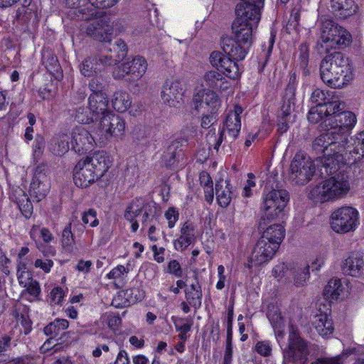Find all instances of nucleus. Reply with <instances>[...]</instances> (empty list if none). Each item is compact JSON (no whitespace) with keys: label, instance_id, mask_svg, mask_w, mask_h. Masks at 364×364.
Returning <instances> with one entry per match:
<instances>
[{"label":"nucleus","instance_id":"obj_15","mask_svg":"<svg viewBox=\"0 0 364 364\" xmlns=\"http://www.w3.org/2000/svg\"><path fill=\"white\" fill-rule=\"evenodd\" d=\"M86 33L98 41L111 43L113 26L107 16L92 18L87 23Z\"/></svg>","mask_w":364,"mask_h":364},{"label":"nucleus","instance_id":"obj_17","mask_svg":"<svg viewBox=\"0 0 364 364\" xmlns=\"http://www.w3.org/2000/svg\"><path fill=\"white\" fill-rule=\"evenodd\" d=\"M209 61L218 71H222L223 74L230 79H237L240 75L237 60L230 56H225L220 51H213L210 54Z\"/></svg>","mask_w":364,"mask_h":364},{"label":"nucleus","instance_id":"obj_56","mask_svg":"<svg viewBox=\"0 0 364 364\" xmlns=\"http://www.w3.org/2000/svg\"><path fill=\"white\" fill-rule=\"evenodd\" d=\"M165 272L175 276L176 277H181L183 275V269L181 265L176 259H171L168 262Z\"/></svg>","mask_w":364,"mask_h":364},{"label":"nucleus","instance_id":"obj_6","mask_svg":"<svg viewBox=\"0 0 364 364\" xmlns=\"http://www.w3.org/2000/svg\"><path fill=\"white\" fill-rule=\"evenodd\" d=\"M350 190L348 176L339 174L326 179L314 187L311 195L321 202L342 198Z\"/></svg>","mask_w":364,"mask_h":364},{"label":"nucleus","instance_id":"obj_11","mask_svg":"<svg viewBox=\"0 0 364 364\" xmlns=\"http://www.w3.org/2000/svg\"><path fill=\"white\" fill-rule=\"evenodd\" d=\"M147 66L146 59L142 56L136 55L131 61L117 66L114 70L112 75L117 80H137L145 74Z\"/></svg>","mask_w":364,"mask_h":364},{"label":"nucleus","instance_id":"obj_29","mask_svg":"<svg viewBox=\"0 0 364 364\" xmlns=\"http://www.w3.org/2000/svg\"><path fill=\"white\" fill-rule=\"evenodd\" d=\"M216 199L220 206L228 207L232 198V186L228 181H218L215 184Z\"/></svg>","mask_w":364,"mask_h":364},{"label":"nucleus","instance_id":"obj_58","mask_svg":"<svg viewBox=\"0 0 364 364\" xmlns=\"http://www.w3.org/2000/svg\"><path fill=\"white\" fill-rule=\"evenodd\" d=\"M255 349L259 355L267 357L272 354V345L268 341H258L255 347Z\"/></svg>","mask_w":364,"mask_h":364},{"label":"nucleus","instance_id":"obj_42","mask_svg":"<svg viewBox=\"0 0 364 364\" xmlns=\"http://www.w3.org/2000/svg\"><path fill=\"white\" fill-rule=\"evenodd\" d=\"M63 250L69 253H73L75 249V241L71 230V223H68L63 229L61 239Z\"/></svg>","mask_w":364,"mask_h":364},{"label":"nucleus","instance_id":"obj_63","mask_svg":"<svg viewBox=\"0 0 364 364\" xmlns=\"http://www.w3.org/2000/svg\"><path fill=\"white\" fill-rule=\"evenodd\" d=\"M200 125L204 129H208L216 122V113H205L202 114Z\"/></svg>","mask_w":364,"mask_h":364},{"label":"nucleus","instance_id":"obj_47","mask_svg":"<svg viewBox=\"0 0 364 364\" xmlns=\"http://www.w3.org/2000/svg\"><path fill=\"white\" fill-rule=\"evenodd\" d=\"M95 114L90 107H80L76 109L75 120L81 124H90L93 121Z\"/></svg>","mask_w":364,"mask_h":364},{"label":"nucleus","instance_id":"obj_53","mask_svg":"<svg viewBox=\"0 0 364 364\" xmlns=\"http://www.w3.org/2000/svg\"><path fill=\"white\" fill-rule=\"evenodd\" d=\"M82 221L85 225H89L90 227H97L99 225V220L97 218V212L94 209H89L82 213Z\"/></svg>","mask_w":364,"mask_h":364},{"label":"nucleus","instance_id":"obj_21","mask_svg":"<svg viewBox=\"0 0 364 364\" xmlns=\"http://www.w3.org/2000/svg\"><path fill=\"white\" fill-rule=\"evenodd\" d=\"M109 43V47L104 46L100 53L102 56L105 63L108 66H112L123 60L127 55V44L122 39H117L113 44Z\"/></svg>","mask_w":364,"mask_h":364},{"label":"nucleus","instance_id":"obj_25","mask_svg":"<svg viewBox=\"0 0 364 364\" xmlns=\"http://www.w3.org/2000/svg\"><path fill=\"white\" fill-rule=\"evenodd\" d=\"M343 273L357 278L364 277V257L360 253H352L341 264Z\"/></svg>","mask_w":364,"mask_h":364},{"label":"nucleus","instance_id":"obj_12","mask_svg":"<svg viewBox=\"0 0 364 364\" xmlns=\"http://www.w3.org/2000/svg\"><path fill=\"white\" fill-rule=\"evenodd\" d=\"M193 107L198 113H217L220 107V100L213 90L201 89L193 96Z\"/></svg>","mask_w":364,"mask_h":364},{"label":"nucleus","instance_id":"obj_40","mask_svg":"<svg viewBox=\"0 0 364 364\" xmlns=\"http://www.w3.org/2000/svg\"><path fill=\"white\" fill-rule=\"evenodd\" d=\"M267 316L272 327L280 332L281 329L284 326V323L278 306L269 304L267 309Z\"/></svg>","mask_w":364,"mask_h":364},{"label":"nucleus","instance_id":"obj_22","mask_svg":"<svg viewBox=\"0 0 364 364\" xmlns=\"http://www.w3.org/2000/svg\"><path fill=\"white\" fill-rule=\"evenodd\" d=\"M242 111V107L235 105L234 110L230 111L226 117L222 130L228 133L225 140L229 144L233 142L239 134L241 129L240 114Z\"/></svg>","mask_w":364,"mask_h":364},{"label":"nucleus","instance_id":"obj_26","mask_svg":"<svg viewBox=\"0 0 364 364\" xmlns=\"http://www.w3.org/2000/svg\"><path fill=\"white\" fill-rule=\"evenodd\" d=\"M108 67L100 53L86 58L80 65V72L85 77H90L102 73Z\"/></svg>","mask_w":364,"mask_h":364},{"label":"nucleus","instance_id":"obj_55","mask_svg":"<svg viewBox=\"0 0 364 364\" xmlns=\"http://www.w3.org/2000/svg\"><path fill=\"white\" fill-rule=\"evenodd\" d=\"M44 147V138L41 135H37L33 145V155L35 159H38L42 156Z\"/></svg>","mask_w":364,"mask_h":364},{"label":"nucleus","instance_id":"obj_36","mask_svg":"<svg viewBox=\"0 0 364 364\" xmlns=\"http://www.w3.org/2000/svg\"><path fill=\"white\" fill-rule=\"evenodd\" d=\"M69 136L67 134H59L54 136L50 141L49 149L55 155H62L69 150Z\"/></svg>","mask_w":364,"mask_h":364},{"label":"nucleus","instance_id":"obj_62","mask_svg":"<svg viewBox=\"0 0 364 364\" xmlns=\"http://www.w3.org/2000/svg\"><path fill=\"white\" fill-rule=\"evenodd\" d=\"M53 264V261L48 258L45 259H37L34 262V267L42 269L45 273H49Z\"/></svg>","mask_w":364,"mask_h":364},{"label":"nucleus","instance_id":"obj_44","mask_svg":"<svg viewBox=\"0 0 364 364\" xmlns=\"http://www.w3.org/2000/svg\"><path fill=\"white\" fill-rule=\"evenodd\" d=\"M309 50L306 43H302L299 47V57L296 60V65L302 70L304 75H307L309 71L307 68L309 64Z\"/></svg>","mask_w":364,"mask_h":364},{"label":"nucleus","instance_id":"obj_57","mask_svg":"<svg viewBox=\"0 0 364 364\" xmlns=\"http://www.w3.org/2000/svg\"><path fill=\"white\" fill-rule=\"evenodd\" d=\"M289 93L284 95L283 97V103L281 108L285 111L291 113L293 107L294 106V90L291 87H289Z\"/></svg>","mask_w":364,"mask_h":364},{"label":"nucleus","instance_id":"obj_27","mask_svg":"<svg viewBox=\"0 0 364 364\" xmlns=\"http://www.w3.org/2000/svg\"><path fill=\"white\" fill-rule=\"evenodd\" d=\"M202 86L204 87L203 89L224 90L228 89V82L219 71L211 70L204 73Z\"/></svg>","mask_w":364,"mask_h":364},{"label":"nucleus","instance_id":"obj_49","mask_svg":"<svg viewBox=\"0 0 364 364\" xmlns=\"http://www.w3.org/2000/svg\"><path fill=\"white\" fill-rule=\"evenodd\" d=\"M43 63L50 72L57 71L59 67L58 58L51 52L46 51L43 54Z\"/></svg>","mask_w":364,"mask_h":364},{"label":"nucleus","instance_id":"obj_23","mask_svg":"<svg viewBox=\"0 0 364 364\" xmlns=\"http://www.w3.org/2000/svg\"><path fill=\"white\" fill-rule=\"evenodd\" d=\"M183 95V86L179 80H167L161 92V97L164 104L169 107H176Z\"/></svg>","mask_w":364,"mask_h":364},{"label":"nucleus","instance_id":"obj_1","mask_svg":"<svg viewBox=\"0 0 364 364\" xmlns=\"http://www.w3.org/2000/svg\"><path fill=\"white\" fill-rule=\"evenodd\" d=\"M235 7V18L232 23L235 38L224 37L223 51L235 60H242L252 42V33L260 20V10L264 0H241Z\"/></svg>","mask_w":364,"mask_h":364},{"label":"nucleus","instance_id":"obj_60","mask_svg":"<svg viewBox=\"0 0 364 364\" xmlns=\"http://www.w3.org/2000/svg\"><path fill=\"white\" fill-rule=\"evenodd\" d=\"M323 109L311 107L308 113L307 119L311 123H318L324 117Z\"/></svg>","mask_w":364,"mask_h":364},{"label":"nucleus","instance_id":"obj_32","mask_svg":"<svg viewBox=\"0 0 364 364\" xmlns=\"http://www.w3.org/2000/svg\"><path fill=\"white\" fill-rule=\"evenodd\" d=\"M312 324L318 333L322 337H327L332 334L334 331L332 320L328 318L326 313L316 314L314 316Z\"/></svg>","mask_w":364,"mask_h":364},{"label":"nucleus","instance_id":"obj_30","mask_svg":"<svg viewBox=\"0 0 364 364\" xmlns=\"http://www.w3.org/2000/svg\"><path fill=\"white\" fill-rule=\"evenodd\" d=\"M89 107L90 110L97 117L100 114L103 116L109 112L108 100L104 92H97V94H91L88 99Z\"/></svg>","mask_w":364,"mask_h":364},{"label":"nucleus","instance_id":"obj_51","mask_svg":"<svg viewBox=\"0 0 364 364\" xmlns=\"http://www.w3.org/2000/svg\"><path fill=\"white\" fill-rule=\"evenodd\" d=\"M33 358L30 355H23L20 357L9 358L6 356H0V364H32Z\"/></svg>","mask_w":364,"mask_h":364},{"label":"nucleus","instance_id":"obj_24","mask_svg":"<svg viewBox=\"0 0 364 364\" xmlns=\"http://www.w3.org/2000/svg\"><path fill=\"white\" fill-rule=\"evenodd\" d=\"M328 9L336 18L344 20L353 16L358 6L354 0H329Z\"/></svg>","mask_w":364,"mask_h":364},{"label":"nucleus","instance_id":"obj_45","mask_svg":"<svg viewBox=\"0 0 364 364\" xmlns=\"http://www.w3.org/2000/svg\"><path fill=\"white\" fill-rule=\"evenodd\" d=\"M333 94H334V92H325L321 89H316L311 95V101L316 105L315 107H322L323 109L324 104L326 103L328 100H330L329 97H331Z\"/></svg>","mask_w":364,"mask_h":364},{"label":"nucleus","instance_id":"obj_8","mask_svg":"<svg viewBox=\"0 0 364 364\" xmlns=\"http://www.w3.org/2000/svg\"><path fill=\"white\" fill-rule=\"evenodd\" d=\"M315 172V165L309 156L302 151L297 152L290 164L289 179L296 184L308 183Z\"/></svg>","mask_w":364,"mask_h":364},{"label":"nucleus","instance_id":"obj_10","mask_svg":"<svg viewBox=\"0 0 364 364\" xmlns=\"http://www.w3.org/2000/svg\"><path fill=\"white\" fill-rule=\"evenodd\" d=\"M308 354L305 341L296 332L291 333L288 347L283 352V364H305Z\"/></svg>","mask_w":364,"mask_h":364},{"label":"nucleus","instance_id":"obj_37","mask_svg":"<svg viewBox=\"0 0 364 364\" xmlns=\"http://www.w3.org/2000/svg\"><path fill=\"white\" fill-rule=\"evenodd\" d=\"M285 230L283 226L279 224H274L268 227L262 235V237L267 239L272 243H277L279 247L284 238Z\"/></svg>","mask_w":364,"mask_h":364},{"label":"nucleus","instance_id":"obj_38","mask_svg":"<svg viewBox=\"0 0 364 364\" xmlns=\"http://www.w3.org/2000/svg\"><path fill=\"white\" fill-rule=\"evenodd\" d=\"M113 108L118 112H126L131 106V100L129 94L126 92L116 91L112 99Z\"/></svg>","mask_w":364,"mask_h":364},{"label":"nucleus","instance_id":"obj_61","mask_svg":"<svg viewBox=\"0 0 364 364\" xmlns=\"http://www.w3.org/2000/svg\"><path fill=\"white\" fill-rule=\"evenodd\" d=\"M191 243V237L181 235L178 239L173 241V246L176 250L183 251Z\"/></svg>","mask_w":364,"mask_h":364},{"label":"nucleus","instance_id":"obj_16","mask_svg":"<svg viewBox=\"0 0 364 364\" xmlns=\"http://www.w3.org/2000/svg\"><path fill=\"white\" fill-rule=\"evenodd\" d=\"M331 126V131H335L338 134H343L345 137V144L350 145L351 140H348V132L356 123V117L351 112H340L325 120V122Z\"/></svg>","mask_w":364,"mask_h":364},{"label":"nucleus","instance_id":"obj_34","mask_svg":"<svg viewBox=\"0 0 364 364\" xmlns=\"http://www.w3.org/2000/svg\"><path fill=\"white\" fill-rule=\"evenodd\" d=\"M185 297L190 306L195 309L200 307L203 292L201 286L198 281L193 283L185 290Z\"/></svg>","mask_w":364,"mask_h":364},{"label":"nucleus","instance_id":"obj_43","mask_svg":"<svg viewBox=\"0 0 364 364\" xmlns=\"http://www.w3.org/2000/svg\"><path fill=\"white\" fill-rule=\"evenodd\" d=\"M143 209V203L141 199L136 198L126 208L124 217L128 221H133L139 215Z\"/></svg>","mask_w":364,"mask_h":364},{"label":"nucleus","instance_id":"obj_48","mask_svg":"<svg viewBox=\"0 0 364 364\" xmlns=\"http://www.w3.org/2000/svg\"><path fill=\"white\" fill-rule=\"evenodd\" d=\"M225 136H228V134H226V133L223 130H221L218 136L217 137L215 130L213 131L211 129L207 134L206 139L208 144L210 146H213L216 151H218L223 141L227 143L225 140Z\"/></svg>","mask_w":364,"mask_h":364},{"label":"nucleus","instance_id":"obj_33","mask_svg":"<svg viewBox=\"0 0 364 364\" xmlns=\"http://www.w3.org/2000/svg\"><path fill=\"white\" fill-rule=\"evenodd\" d=\"M69 326V321L64 318H55L43 328V333L51 339L57 338L60 335H65Z\"/></svg>","mask_w":364,"mask_h":364},{"label":"nucleus","instance_id":"obj_64","mask_svg":"<svg viewBox=\"0 0 364 364\" xmlns=\"http://www.w3.org/2000/svg\"><path fill=\"white\" fill-rule=\"evenodd\" d=\"M16 277L19 285L22 287L28 285L33 279V273L31 271L16 273Z\"/></svg>","mask_w":364,"mask_h":364},{"label":"nucleus","instance_id":"obj_39","mask_svg":"<svg viewBox=\"0 0 364 364\" xmlns=\"http://www.w3.org/2000/svg\"><path fill=\"white\" fill-rule=\"evenodd\" d=\"M329 100L323 105L324 116L328 118L338 114L345 108V104L334 94L329 97Z\"/></svg>","mask_w":364,"mask_h":364},{"label":"nucleus","instance_id":"obj_2","mask_svg":"<svg viewBox=\"0 0 364 364\" xmlns=\"http://www.w3.org/2000/svg\"><path fill=\"white\" fill-rule=\"evenodd\" d=\"M312 148L316 153L323 154L322 163L329 174L338 171L341 165L346 163V156L348 154L344 135L330 129L314 139Z\"/></svg>","mask_w":364,"mask_h":364},{"label":"nucleus","instance_id":"obj_28","mask_svg":"<svg viewBox=\"0 0 364 364\" xmlns=\"http://www.w3.org/2000/svg\"><path fill=\"white\" fill-rule=\"evenodd\" d=\"M188 140L184 138H178L173 141L167 147L163 154V161L167 167H171L182 155L181 147L186 144Z\"/></svg>","mask_w":364,"mask_h":364},{"label":"nucleus","instance_id":"obj_9","mask_svg":"<svg viewBox=\"0 0 364 364\" xmlns=\"http://www.w3.org/2000/svg\"><path fill=\"white\" fill-rule=\"evenodd\" d=\"M358 223V210L344 206L334 210L331 215V227L338 233H346L355 229Z\"/></svg>","mask_w":364,"mask_h":364},{"label":"nucleus","instance_id":"obj_19","mask_svg":"<svg viewBox=\"0 0 364 364\" xmlns=\"http://www.w3.org/2000/svg\"><path fill=\"white\" fill-rule=\"evenodd\" d=\"M278 248L277 243H272L261 237L254 247L250 261L255 265L264 264L272 259Z\"/></svg>","mask_w":364,"mask_h":364},{"label":"nucleus","instance_id":"obj_50","mask_svg":"<svg viewBox=\"0 0 364 364\" xmlns=\"http://www.w3.org/2000/svg\"><path fill=\"white\" fill-rule=\"evenodd\" d=\"M25 288L22 291V294H28L30 296L33 297V299H30L29 301H32L33 300H39V296L41 292V289L39 284V282L34 279L31 283H28V285L23 287Z\"/></svg>","mask_w":364,"mask_h":364},{"label":"nucleus","instance_id":"obj_52","mask_svg":"<svg viewBox=\"0 0 364 364\" xmlns=\"http://www.w3.org/2000/svg\"><path fill=\"white\" fill-rule=\"evenodd\" d=\"M124 295L126 296L127 302L130 304L142 300L144 297V292L140 291L139 288L132 287L127 289L124 292Z\"/></svg>","mask_w":364,"mask_h":364},{"label":"nucleus","instance_id":"obj_41","mask_svg":"<svg viewBox=\"0 0 364 364\" xmlns=\"http://www.w3.org/2000/svg\"><path fill=\"white\" fill-rule=\"evenodd\" d=\"M343 286L339 279H332L325 287L323 294L327 299H337L343 291Z\"/></svg>","mask_w":364,"mask_h":364},{"label":"nucleus","instance_id":"obj_14","mask_svg":"<svg viewBox=\"0 0 364 364\" xmlns=\"http://www.w3.org/2000/svg\"><path fill=\"white\" fill-rule=\"evenodd\" d=\"M273 274L276 278H293L296 285H303L309 276V266L301 264H290L277 265L273 269Z\"/></svg>","mask_w":364,"mask_h":364},{"label":"nucleus","instance_id":"obj_13","mask_svg":"<svg viewBox=\"0 0 364 364\" xmlns=\"http://www.w3.org/2000/svg\"><path fill=\"white\" fill-rule=\"evenodd\" d=\"M48 171V166L45 164H41L36 168L29 193L37 202L43 200L50 191V183L47 174Z\"/></svg>","mask_w":364,"mask_h":364},{"label":"nucleus","instance_id":"obj_3","mask_svg":"<svg viewBox=\"0 0 364 364\" xmlns=\"http://www.w3.org/2000/svg\"><path fill=\"white\" fill-rule=\"evenodd\" d=\"M111 164L112 161L104 151H96L80 159L74 168L75 184L82 188L88 187L95 179L102 177Z\"/></svg>","mask_w":364,"mask_h":364},{"label":"nucleus","instance_id":"obj_35","mask_svg":"<svg viewBox=\"0 0 364 364\" xmlns=\"http://www.w3.org/2000/svg\"><path fill=\"white\" fill-rule=\"evenodd\" d=\"M28 234L35 243L41 242L39 238H41L43 243L47 244H50L54 240V236L50 230L47 228L41 227L39 225H33Z\"/></svg>","mask_w":364,"mask_h":364},{"label":"nucleus","instance_id":"obj_4","mask_svg":"<svg viewBox=\"0 0 364 364\" xmlns=\"http://www.w3.org/2000/svg\"><path fill=\"white\" fill-rule=\"evenodd\" d=\"M323 82L332 88H341L352 80L348 59L341 52L327 55L320 65Z\"/></svg>","mask_w":364,"mask_h":364},{"label":"nucleus","instance_id":"obj_31","mask_svg":"<svg viewBox=\"0 0 364 364\" xmlns=\"http://www.w3.org/2000/svg\"><path fill=\"white\" fill-rule=\"evenodd\" d=\"M347 151L353 163L360 161L364 156V130L351 138V143L348 145Z\"/></svg>","mask_w":364,"mask_h":364},{"label":"nucleus","instance_id":"obj_59","mask_svg":"<svg viewBox=\"0 0 364 364\" xmlns=\"http://www.w3.org/2000/svg\"><path fill=\"white\" fill-rule=\"evenodd\" d=\"M36 249L42 253V255L48 258L49 257H53L56 254V250L54 247L47 243H43L42 242H36Z\"/></svg>","mask_w":364,"mask_h":364},{"label":"nucleus","instance_id":"obj_54","mask_svg":"<svg viewBox=\"0 0 364 364\" xmlns=\"http://www.w3.org/2000/svg\"><path fill=\"white\" fill-rule=\"evenodd\" d=\"M129 273V269L123 265H117L107 275L109 279L123 280Z\"/></svg>","mask_w":364,"mask_h":364},{"label":"nucleus","instance_id":"obj_5","mask_svg":"<svg viewBox=\"0 0 364 364\" xmlns=\"http://www.w3.org/2000/svg\"><path fill=\"white\" fill-rule=\"evenodd\" d=\"M289 200L285 189L265 186L262 194V219L270 221L278 218Z\"/></svg>","mask_w":364,"mask_h":364},{"label":"nucleus","instance_id":"obj_7","mask_svg":"<svg viewBox=\"0 0 364 364\" xmlns=\"http://www.w3.org/2000/svg\"><path fill=\"white\" fill-rule=\"evenodd\" d=\"M320 39L328 48H336L338 46H347L351 42V35L343 27L333 20L326 18L321 21L320 26Z\"/></svg>","mask_w":364,"mask_h":364},{"label":"nucleus","instance_id":"obj_46","mask_svg":"<svg viewBox=\"0 0 364 364\" xmlns=\"http://www.w3.org/2000/svg\"><path fill=\"white\" fill-rule=\"evenodd\" d=\"M17 203L23 215L27 219L30 218L33 214V207L30 198L24 192L18 198Z\"/></svg>","mask_w":364,"mask_h":364},{"label":"nucleus","instance_id":"obj_20","mask_svg":"<svg viewBox=\"0 0 364 364\" xmlns=\"http://www.w3.org/2000/svg\"><path fill=\"white\" fill-rule=\"evenodd\" d=\"M70 144L71 148L75 152L82 154L92 151L95 140L87 130L79 127L73 130Z\"/></svg>","mask_w":364,"mask_h":364},{"label":"nucleus","instance_id":"obj_18","mask_svg":"<svg viewBox=\"0 0 364 364\" xmlns=\"http://www.w3.org/2000/svg\"><path fill=\"white\" fill-rule=\"evenodd\" d=\"M99 129L106 139L110 137H119L124 134L125 130V122L119 115L111 112H107L101 119Z\"/></svg>","mask_w":364,"mask_h":364}]
</instances>
